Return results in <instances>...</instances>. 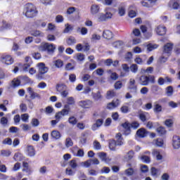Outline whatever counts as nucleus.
Masks as SVG:
<instances>
[{
  "mask_svg": "<svg viewBox=\"0 0 180 180\" xmlns=\"http://www.w3.org/2000/svg\"><path fill=\"white\" fill-rule=\"evenodd\" d=\"M65 144L67 148H69V147H72V146H74V143L72 142V139H71V138H67Z\"/></svg>",
  "mask_w": 180,
  "mask_h": 180,
  "instance_id": "obj_39",
  "label": "nucleus"
},
{
  "mask_svg": "<svg viewBox=\"0 0 180 180\" xmlns=\"http://www.w3.org/2000/svg\"><path fill=\"white\" fill-rule=\"evenodd\" d=\"M65 90H67V86H65V84H58L56 86V91H58V92L61 93Z\"/></svg>",
  "mask_w": 180,
  "mask_h": 180,
  "instance_id": "obj_37",
  "label": "nucleus"
},
{
  "mask_svg": "<svg viewBox=\"0 0 180 180\" xmlns=\"http://www.w3.org/2000/svg\"><path fill=\"white\" fill-rule=\"evenodd\" d=\"M54 50H56V46L49 43L44 44L39 47L40 51H47L49 53H53Z\"/></svg>",
  "mask_w": 180,
  "mask_h": 180,
  "instance_id": "obj_5",
  "label": "nucleus"
},
{
  "mask_svg": "<svg viewBox=\"0 0 180 180\" xmlns=\"http://www.w3.org/2000/svg\"><path fill=\"white\" fill-rule=\"evenodd\" d=\"M104 16L105 18V20H108V19H112V16H113V14L108 11V8H105Z\"/></svg>",
  "mask_w": 180,
  "mask_h": 180,
  "instance_id": "obj_41",
  "label": "nucleus"
},
{
  "mask_svg": "<svg viewBox=\"0 0 180 180\" xmlns=\"http://www.w3.org/2000/svg\"><path fill=\"white\" fill-rule=\"evenodd\" d=\"M134 157V152L133 150L129 151L125 156V161H130Z\"/></svg>",
  "mask_w": 180,
  "mask_h": 180,
  "instance_id": "obj_36",
  "label": "nucleus"
},
{
  "mask_svg": "<svg viewBox=\"0 0 180 180\" xmlns=\"http://www.w3.org/2000/svg\"><path fill=\"white\" fill-rule=\"evenodd\" d=\"M96 19L97 20V22H105L106 18L105 17V14L103 13H98L96 16Z\"/></svg>",
  "mask_w": 180,
  "mask_h": 180,
  "instance_id": "obj_31",
  "label": "nucleus"
},
{
  "mask_svg": "<svg viewBox=\"0 0 180 180\" xmlns=\"http://www.w3.org/2000/svg\"><path fill=\"white\" fill-rule=\"evenodd\" d=\"M2 143L6 146H12V139L6 138L3 141Z\"/></svg>",
  "mask_w": 180,
  "mask_h": 180,
  "instance_id": "obj_50",
  "label": "nucleus"
},
{
  "mask_svg": "<svg viewBox=\"0 0 180 180\" xmlns=\"http://www.w3.org/2000/svg\"><path fill=\"white\" fill-rule=\"evenodd\" d=\"M155 145L157 147H163L164 146V141L161 139H158L155 141Z\"/></svg>",
  "mask_w": 180,
  "mask_h": 180,
  "instance_id": "obj_53",
  "label": "nucleus"
},
{
  "mask_svg": "<svg viewBox=\"0 0 180 180\" xmlns=\"http://www.w3.org/2000/svg\"><path fill=\"white\" fill-rule=\"evenodd\" d=\"M27 155L28 157H34L36 155V151H34V148L32 146H28L26 150Z\"/></svg>",
  "mask_w": 180,
  "mask_h": 180,
  "instance_id": "obj_18",
  "label": "nucleus"
},
{
  "mask_svg": "<svg viewBox=\"0 0 180 180\" xmlns=\"http://www.w3.org/2000/svg\"><path fill=\"white\" fill-rule=\"evenodd\" d=\"M39 68V74L37 75V79H43V76L44 74L47 73L49 68L46 67V65L44 63H39L37 65Z\"/></svg>",
  "mask_w": 180,
  "mask_h": 180,
  "instance_id": "obj_4",
  "label": "nucleus"
},
{
  "mask_svg": "<svg viewBox=\"0 0 180 180\" xmlns=\"http://www.w3.org/2000/svg\"><path fill=\"white\" fill-rule=\"evenodd\" d=\"M67 44L68 46H72V44H75L77 43V39L74 37H69L66 40Z\"/></svg>",
  "mask_w": 180,
  "mask_h": 180,
  "instance_id": "obj_32",
  "label": "nucleus"
},
{
  "mask_svg": "<svg viewBox=\"0 0 180 180\" xmlns=\"http://www.w3.org/2000/svg\"><path fill=\"white\" fill-rule=\"evenodd\" d=\"M172 49H174V44H166L163 48V56L166 55L167 57H169V56H171V53H172Z\"/></svg>",
  "mask_w": 180,
  "mask_h": 180,
  "instance_id": "obj_6",
  "label": "nucleus"
},
{
  "mask_svg": "<svg viewBox=\"0 0 180 180\" xmlns=\"http://www.w3.org/2000/svg\"><path fill=\"white\" fill-rule=\"evenodd\" d=\"M101 11V6L98 4H92L90 7V13L92 16H95L99 13Z\"/></svg>",
  "mask_w": 180,
  "mask_h": 180,
  "instance_id": "obj_10",
  "label": "nucleus"
},
{
  "mask_svg": "<svg viewBox=\"0 0 180 180\" xmlns=\"http://www.w3.org/2000/svg\"><path fill=\"white\" fill-rule=\"evenodd\" d=\"M173 93H174V89L172 88V86H167L166 89V94L167 96H172Z\"/></svg>",
  "mask_w": 180,
  "mask_h": 180,
  "instance_id": "obj_46",
  "label": "nucleus"
},
{
  "mask_svg": "<svg viewBox=\"0 0 180 180\" xmlns=\"http://www.w3.org/2000/svg\"><path fill=\"white\" fill-rule=\"evenodd\" d=\"M97 155L103 161V162H105V164H109L110 162L111 159L108 157L106 155V153L104 152H100L97 153Z\"/></svg>",
  "mask_w": 180,
  "mask_h": 180,
  "instance_id": "obj_11",
  "label": "nucleus"
},
{
  "mask_svg": "<svg viewBox=\"0 0 180 180\" xmlns=\"http://www.w3.org/2000/svg\"><path fill=\"white\" fill-rule=\"evenodd\" d=\"M147 47H148V51H153V50H155V49H158V45L150 44L148 45Z\"/></svg>",
  "mask_w": 180,
  "mask_h": 180,
  "instance_id": "obj_56",
  "label": "nucleus"
},
{
  "mask_svg": "<svg viewBox=\"0 0 180 180\" xmlns=\"http://www.w3.org/2000/svg\"><path fill=\"white\" fill-rule=\"evenodd\" d=\"M11 85L13 88H16V86H19L20 85V80L19 79H14L11 82Z\"/></svg>",
  "mask_w": 180,
  "mask_h": 180,
  "instance_id": "obj_42",
  "label": "nucleus"
},
{
  "mask_svg": "<svg viewBox=\"0 0 180 180\" xmlns=\"http://www.w3.org/2000/svg\"><path fill=\"white\" fill-rule=\"evenodd\" d=\"M92 96L95 101H99L102 98V95H101V91H98L97 93H92Z\"/></svg>",
  "mask_w": 180,
  "mask_h": 180,
  "instance_id": "obj_45",
  "label": "nucleus"
},
{
  "mask_svg": "<svg viewBox=\"0 0 180 180\" xmlns=\"http://www.w3.org/2000/svg\"><path fill=\"white\" fill-rule=\"evenodd\" d=\"M150 172H151L152 176H153L154 178H158V176L161 175V173L160 172V169L155 167H152L150 169Z\"/></svg>",
  "mask_w": 180,
  "mask_h": 180,
  "instance_id": "obj_22",
  "label": "nucleus"
},
{
  "mask_svg": "<svg viewBox=\"0 0 180 180\" xmlns=\"http://www.w3.org/2000/svg\"><path fill=\"white\" fill-rule=\"evenodd\" d=\"M131 124L128 122H124L122 124V127L124 129V134H130V127H131Z\"/></svg>",
  "mask_w": 180,
  "mask_h": 180,
  "instance_id": "obj_29",
  "label": "nucleus"
},
{
  "mask_svg": "<svg viewBox=\"0 0 180 180\" xmlns=\"http://www.w3.org/2000/svg\"><path fill=\"white\" fill-rule=\"evenodd\" d=\"M68 115V110H62L60 112H56L55 115V119L60 122V119H63V116H67Z\"/></svg>",
  "mask_w": 180,
  "mask_h": 180,
  "instance_id": "obj_16",
  "label": "nucleus"
},
{
  "mask_svg": "<svg viewBox=\"0 0 180 180\" xmlns=\"http://www.w3.org/2000/svg\"><path fill=\"white\" fill-rule=\"evenodd\" d=\"M32 36H34L35 37H43L44 36V34L39 30H34L31 32Z\"/></svg>",
  "mask_w": 180,
  "mask_h": 180,
  "instance_id": "obj_38",
  "label": "nucleus"
},
{
  "mask_svg": "<svg viewBox=\"0 0 180 180\" xmlns=\"http://www.w3.org/2000/svg\"><path fill=\"white\" fill-rule=\"evenodd\" d=\"M169 8H171L172 9H174V11H178L179 9V3L176 2L174 0H172L169 2Z\"/></svg>",
  "mask_w": 180,
  "mask_h": 180,
  "instance_id": "obj_21",
  "label": "nucleus"
},
{
  "mask_svg": "<svg viewBox=\"0 0 180 180\" xmlns=\"http://www.w3.org/2000/svg\"><path fill=\"white\" fill-rule=\"evenodd\" d=\"M21 119L22 122L27 123V122H29V114L25 113V114L21 115Z\"/></svg>",
  "mask_w": 180,
  "mask_h": 180,
  "instance_id": "obj_57",
  "label": "nucleus"
},
{
  "mask_svg": "<svg viewBox=\"0 0 180 180\" xmlns=\"http://www.w3.org/2000/svg\"><path fill=\"white\" fill-rule=\"evenodd\" d=\"M68 122L70 124H73V125H75L77 122V118H75V117H69Z\"/></svg>",
  "mask_w": 180,
  "mask_h": 180,
  "instance_id": "obj_62",
  "label": "nucleus"
},
{
  "mask_svg": "<svg viewBox=\"0 0 180 180\" xmlns=\"http://www.w3.org/2000/svg\"><path fill=\"white\" fill-rule=\"evenodd\" d=\"M37 13H39V11H37V8L35 7L34 5L30 3L25 4L24 7L23 14L25 15V16H26V18H34L35 16H37Z\"/></svg>",
  "mask_w": 180,
  "mask_h": 180,
  "instance_id": "obj_1",
  "label": "nucleus"
},
{
  "mask_svg": "<svg viewBox=\"0 0 180 180\" xmlns=\"http://www.w3.org/2000/svg\"><path fill=\"white\" fill-rule=\"evenodd\" d=\"M53 112H54V108H53V107H51V106H47L45 108V113L46 115H51V113H53Z\"/></svg>",
  "mask_w": 180,
  "mask_h": 180,
  "instance_id": "obj_49",
  "label": "nucleus"
},
{
  "mask_svg": "<svg viewBox=\"0 0 180 180\" xmlns=\"http://www.w3.org/2000/svg\"><path fill=\"white\" fill-rule=\"evenodd\" d=\"M120 105V100L117 98L113 100L111 103L107 104V109L112 110V109H115V108H117Z\"/></svg>",
  "mask_w": 180,
  "mask_h": 180,
  "instance_id": "obj_12",
  "label": "nucleus"
},
{
  "mask_svg": "<svg viewBox=\"0 0 180 180\" xmlns=\"http://www.w3.org/2000/svg\"><path fill=\"white\" fill-rule=\"evenodd\" d=\"M77 61H84L85 60V56L82 53H77Z\"/></svg>",
  "mask_w": 180,
  "mask_h": 180,
  "instance_id": "obj_60",
  "label": "nucleus"
},
{
  "mask_svg": "<svg viewBox=\"0 0 180 180\" xmlns=\"http://www.w3.org/2000/svg\"><path fill=\"white\" fill-rule=\"evenodd\" d=\"M5 29H11V24L4 21L1 30H5Z\"/></svg>",
  "mask_w": 180,
  "mask_h": 180,
  "instance_id": "obj_58",
  "label": "nucleus"
},
{
  "mask_svg": "<svg viewBox=\"0 0 180 180\" xmlns=\"http://www.w3.org/2000/svg\"><path fill=\"white\" fill-rule=\"evenodd\" d=\"M51 136L52 139H54L55 140H58V139L61 137V134L57 130H53L51 131Z\"/></svg>",
  "mask_w": 180,
  "mask_h": 180,
  "instance_id": "obj_27",
  "label": "nucleus"
},
{
  "mask_svg": "<svg viewBox=\"0 0 180 180\" xmlns=\"http://www.w3.org/2000/svg\"><path fill=\"white\" fill-rule=\"evenodd\" d=\"M27 91L28 92L31 99H41V96L37 92L34 91V89H33V88L28 87L27 89Z\"/></svg>",
  "mask_w": 180,
  "mask_h": 180,
  "instance_id": "obj_8",
  "label": "nucleus"
},
{
  "mask_svg": "<svg viewBox=\"0 0 180 180\" xmlns=\"http://www.w3.org/2000/svg\"><path fill=\"white\" fill-rule=\"evenodd\" d=\"M103 124V120L102 119L97 120L96 123L92 126V130L95 131V130H96L98 127H101V126H102Z\"/></svg>",
  "mask_w": 180,
  "mask_h": 180,
  "instance_id": "obj_25",
  "label": "nucleus"
},
{
  "mask_svg": "<svg viewBox=\"0 0 180 180\" xmlns=\"http://www.w3.org/2000/svg\"><path fill=\"white\" fill-rule=\"evenodd\" d=\"M156 130L160 136H164V134L167 133V131H165V129L162 127H158Z\"/></svg>",
  "mask_w": 180,
  "mask_h": 180,
  "instance_id": "obj_43",
  "label": "nucleus"
},
{
  "mask_svg": "<svg viewBox=\"0 0 180 180\" xmlns=\"http://www.w3.org/2000/svg\"><path fill=\"white\" fill-rule=\"evenodd\" d=\"M1 155H2V157H9V155H11V150H3L1 151Z\"/></svg>",
  "mask_w": 180,
  "mask_h": 180,
  "instance_id": "obj_55",
  "label": "nucleus"
},
{
  "mask_svg": "<svg viewBox=\"0 0 180 180\" xmlns=\"http://www.w3.org/2000/svg\"><path fill=\"white\" fill-rule=\"evenodd\" d=\"M139 84L143 86H147L149 84H155V77L154 75H142L139 78Z\"/></svg>",
  "mask_w": 180,
  "mask_h": 180,
  "instance_id": "obj_2",
  "label": "nucleus"
},
{
  "mask_svg": "<svg viewBox=\"0 0 180 180\" xmlns=\"http://www.w3.org/2000/svg\"><path fill=\"white\" fill-rule=\"evenodd\" d=\"M129 89H134V91H137V86H136V80L134 79H130L129 82Z\"/></svg>",
  "mask_w": 180,
  "mask_h": 180,
  "instance_id": "obj_23",
  "label": "nucleus"
},
{
  "mask_svg": "<svg viewBox=\"0 0 180 180\" xmlns=\"http://www.w3.org/2000/svg\"><path fill=\"white\" fill-rule=\"evenodd\" d=\"M125 175H127V176H131L133 174H134V169L133 168H128L125 171Z\"/></svg>",
  "mask_w": 180,
  "mask_h": 180,
  "instance_id": "obj_48",
  "label": "nucleus"
},
{
  "mask_svg": "<svg viewBox=\"0 0 180 180\" xmlns=\"http://www.w3.org/2000/svg\"><path fill=\"white\" fill-rule=\"evenodd\" d=\"M134 62L136 64H139V65H141L142 64H144V60H143L140 56H137L135 59H134Z\"/></svg>",
  "mask_w": 180,
  "mask_h": 180,
  "instance_id": "obj_52",
  "label": "nucleus"
},
{
  "mask_svg": "<svg viewBox=\"0 0 180 180\" xmlns=\"http://www.w3.org/2000/svg\"><path fill=\"white\" fill-rule=\"evenodd\" d=\"M53 64L56 67V68H62V67L64 65V62L60 59H58L53 61Z\"/></svg>",
  "mask_w": 180,
  "mask_h": 180,
  "instance_id": "obj_35",
  "label": "nucleus"
},
{
  "mask_svg": "<svg viewBox=\"0 0 180 180\" xmlns=\"http://www.w3.org/2000/svg\"><path fill=\"white\" fill-rule=\"evenodd\" d=\"M141 4L145 8H153L157 4V0H143Z\"/></svg>",
  "mask_w": 180,
  "mask_h": 180,
  "instance_id": "obj_9",
  "label": "nucleus"
},
{
  "mask_svg": "<svg viewBox=\"0 0 180 180\" xmlns=\"http://www.w3.org/2000/svg\"><path fill=\"white\" fill-rule=\"evenodd\" d=\"M153 112L155 113H160L162 112V106L158 102H155L153 108Z\"/></svg>",
  "mask_w": 180,
  "mask_h": 180,
  "instance_id": "obj_24",
  "label": "nucleus"
},
{
  "mask_svg": "<svg viewBox=\"0 0 180 180\" xmlns=\"http://www.w3.org/2000/svg\"><path fill=\"white\" fill-rule=\"evenodd\" d=\"M126 14V5L122 3L118 7V15L120 16H124Z\"/></svg>",
  "mask_w": 180,
  "mask_h": 180,
  "instance_id": "obj_19",
  "label": "nucleus"
},
{
  "mask_svg": "<svg viewBox=\"0 0 180 180\" xmlns=\"http://www.w3.org/2000/svg\"><path fill=\"white\" fill-rule=\"evenodd\" d=\"M20 109L22 113H25L27 110V106L25 103H21L20 105Z\"/></svg>",
  "mask_w": 180,
  "mask_h": 180,
  "instance_id": "obj_61",
  "label": "nucleus"
},
{
  "mask_svg": "<svg viewBox=\"0 0 180 180\" xmlns=\"http://www.w3.org/2000/svg\"><path fill=\"white\" fill-rule=\"evenodd\" d=\"M172 146L174 150L180 148V137L178 136H174L172 139Z\"/></svg>",
  "mask_w": 180,
  "mask_h": 180,
  "instance_id": "obj_15",
  "label": "nucleus"
},
{
  "mask_svg": "<svg viewBox=\"0 0 180 180\" xmlns=\"http://www.w3.org/2000/svg\"><path fill=\"white\" fill-rule=\"evenodd\" d=\"M154 68L152 67H148L146 70H141V72H146L147 74H153Z\"/></svg>",
  "mask_w": 180,
  "mask_h": 180,
  "instance_id": "obj_59",
  "label": "nucleus"
},
{
  "mask_svg": "<svg viewBox=\"0 0 180 180\" xmlns=\"http://www.w3.org/2000/svg\"><path fill=\"white\" fill-rule=\"evenodd\" d=\"M77 11V8L75 7H69L67 9L66 13L67 15H72V13H74V12H75Z\"/></svg>",
  "mask_w": 180,
  "mask_h": 180,
  "instance_id": "obj_54",
  "label": "nucleus"
},
{
  "mask_svg": "<svg viewBox=\"0 0 180 180\" xmlns=\"http://www.w3.org/2000/svg\"><path fill=\"white\" fill-rule=\"evenodd\" d=\"M112 46L115 49H122L123 47V41H117L112 44Z\"/></svg>",
  "mask_w": 180,
  "mask_h": 180,
  "instance_id": "obj_40",
  "label": "nucleus"
},
{
  "mask_svg": "<svg viewBox=\"0 0 180 180\" xmlns=\"http://www.w3.org/2000/svg\"><path fill=\"white\" fill-rule=\"evenodd\" d=\"M122 86H123V84L120 81H118V82H115V89H120Z\"/></svg>",
  "mask_w": 180,
  "mask_h": 180,
  "instance_id": "obj_64",
  "label": "nucleus"
},
{
  "mask_svg": "<svg viewBox=\"0 0 180 180\" xmlns=\"http://www.w3.org/2000/svg\"><path fill=\"white\" fill-rule=\"evenodd\" d=\"M74 157H79V158H82L84 155H85V152H84V149H79L77 153H73Z\"/></svg>",
  "mask_w": 180,
  "mask_h": 180,
  "instance_id": "obj_34",
  "label": "nucleus"
},
{
  "mask_svg": "<svg viewBox=\"0 0 180 180\" xmlns=\"http://www.w3.org/2000/svg\"><path fill=\"white\" fill-rule=\"evenodd\" d=\"M147 134H148V131H147V130H146L144 128H141L136 131V135L138 137H140V139L147 137Z\"/></svg>",
  "mask_w": 180,
  "mask_h": 180,
  "instance_id": "obj_17",
  "label": "nucleus"
},
{
  "mask_svg": "<svg viewBox=\"0 0 180 180\" xmlns=\"http://www.w3.org/2000/svg\"><path fill=\"white\" fill-rule=\"evenodd\" d=\"M65 28L64 30V33H68L69 32H71V30H72L74 29V27H72L70 24L65 25Z\"/></svg>",
  "mask_w": 180,
  "mask_h": 180,
  "instance_id": "obj_47",
  "label": "nucleus"
},
{
  "mask_svg": "<svg viewBox=\"0 0 180 180\" xmlns=\"http://www.w3.org/2000/svg\"><path fill=\"white\" fill-rule=\"evenodd\" d=\"M103 37L106 40H110V39H113V33L110 30H105L103 32Z\"/></svg>",
  "mask_w": 180,
  "mask_h": 180,
  "instance_id": "obj_20",
  "label": "nucleus"
},
{
  "mask_svg": "<svg viewBox=\"0 0 180 180\" xmlns=\"http://www.w3.org/2000/svg\"><path fill=\"white\" fill-rule=\"evenodd\" d=\"M116 139L117 141H115V140H110L109 142V148L112 151H115V150H116V146H122L123 144V141H122V140H123L122 138V134L118 133L116 135Z\"/></svg>",
  "mask_w": 180,
  "mask_h": 180,
  "instance_id": "obj_3",
  "label": "nucleus"
},
{
  "mask_svg": "<svg viewBox=\"0 0 180 180\" xmlns=\"http://www.w3.org/2000/svg\"><path fill=\"white\" fill-rule=\"evenodd\" d=\"M120 110L122 113H129V112H130V108L129 107V103H126V105H122L120 108Z\"/></svg>",
  "mask_w": 180,
  "mask_h": 180,
  "instance_id": "obj_33",
  "label": "nucleus"
},
{
  "mask_svg": "<svg viewBox=\"0 0 180 180\" xmlns=\"http://www.w3.org/2000/svg\"><path fill=\"white\" fill-rule=\"evenodd\" d=\"M129 70L131 71V72H133L134 74H136V72L139 71V65L136 64H132L131 65Z\"/></svg>",
  "mask_w": 180,
  "mask_h": 180,
  "instance_id": "obj_44",
  "label": "nucleus"
},
{
  "mask_svg": "<svg viewBox=\"0 0 180 180\" xmlns=\"http://www.w3.org/2000/svg\"><path fill=\"white\" fill-rule=\"evenodd\" d=\"M94 150H101L102 148V146H101V143H99L98 141H95L93 143Z\"/></svg>",
  "mask_w": 180,
  "mask_h": 180,
  "instance_id": "obj_51",
  "label": "nucleus"
},
{
  "mask_svg": "<svg viewBox=\"0 0 180 180\" xmlns=\"http://www.w3.org/2000/svg\"><path fill=\"white\" fill-rule=\"evenodd\" d=\"M79 106L84 108V109H89L92 106V101L89 100L81 101L78 103Z\"/></svg>",
  "mask_w": 180,
  "mask_h": 180,
  "instance_id": "obj_14",
  "label": "nucleus"
},
{
  "mask_svg": "<svg viewBox=\"0 0 180 180\" xmlns=\"http://www.w3.org/2000/svg\"><path fill=\"white\" fill-rule=\"evenodd\" d=\"M77 33H81L82 36H85V34H88V28L85 27H79L77 28Z\"/></svg>",
  "mask_w": 180,
  "mask_h": 180,
  "instance_id": "obj_28",
  "label": "nucleus"
},
{
  "mask_svg": "<svg viewBox=\"0 0 180 180\" xmlns=\"http://www.w3.org/2000/svg\"><path fill=\"white\" fill-rule=\"evenodd\" d=\"M1 61L3 64H6V65H12L14 60L11 55H3L1 57Z\"/></svg>",
  "mask_w": 180,
  "mask_h": 180,
  "instance_id": "obj_7",
  "label": "nucleus"
},
{
  "mask_svg": "<svg viewBox=\"0 0 180 180\" xmlns=\"http://www.w3.org/2000/svg\"><path fill=\"white\" fill-rule=\"evenodd\" d=\"M152 154H153V155H154V157H156V160L158 161H161V160H162V155L161 153H160L159 150L154 149L153 150Z\"/></svg>",
  "mask_w": 180,
  "mask_h": 180,
  "instance_id": "obj_26",
  "label": "nucleus"
},
{
  "mask_svg": "<svg viewBox=\"0 0 180 180\" xmlns=\"http://www.w3.org/2000/svg\"><path fill=\"white\" fill-rule=\"evenodd\" d=\"M141 159L143 161V162H146L147 164H148L150 161V157L146 156V155L141 156Z\"/></svg>",
  "mask_w": 180,
  "mask_h": 180,
  "instance_id": "obj_63",
  "label": "nucleus"
},
{
  "mask_svg": "<svg viewBox=\"0 0 180 180\" xmlns=\"http://www.w3.org/2000/svg\"><path fill=\"white\" fill-rule=\"evenodd\" d=\"M155 32L158 36H164L167 33V27L164 25H159L155 28Z\"/></svg>",
  "mask_w": 180,
  "mask_h": 180,
  "instance_id": "obj_13",
  "label": "nucleus"
},
{
  "mask_svg": "<svg viewBox=\"0 0 180 180\" xmlns=\"http://www.w3.org/2000/svg\"><path fill=\"white\" fill-rule=\"evenodd\" d=\"M116 96V93L115 90H109L106 93L105 98L106 99H112V98H115Z\"/></svg>",
  "mask_w": 180,
  "mask_h": 180,
  "instance_id": "obj_30",
  "label": "nucleus"
}]
</instances>
